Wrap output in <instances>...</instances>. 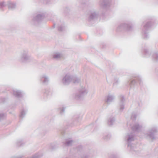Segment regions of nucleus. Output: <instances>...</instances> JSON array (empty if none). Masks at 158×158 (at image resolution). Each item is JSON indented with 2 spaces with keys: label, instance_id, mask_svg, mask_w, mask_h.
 I'll use <instances>...</instances> for the list:
<instances>
[{
  "label": "nucleus",
  "instance_id": "28",
  "mask_svg": "<svg viewBox=\"0 0 158 158\" xmlns=\"http://www.w3.org/2000/svg\"><path fill=\"white\" fill-rule=\"evenodd\" d=\"M24 143L23 140L21 139H19L17 140L16 144L18 147H21Z\"/></svg>",
  "mask_w": 158,
  "mask_h": 158
},
{
  "label": "nucleus",
  "instance_id": "20",
  "mask_svg": "<svg viewBox=\"0 0 158 158\" xmlns=\"http://www.w3.org/2000/svg\"><path fill=\"white\" fill-rule=\"evenodd\" d=\"M115 121V118L113 116L110 117L108 120L107 123L110 126H112Z\"/></svg>",
  "mask_w": 158,
  "mask_h": 158
},
{
  "label": "nucleus",
  "instance_id": "5",
  "mask_svg": "<svg viewBox=\"0 0 158 158\" xmlns=\"http://www.w3.org/2000/svg\"><path fill=\"white\" fill-rule=\"evenodd\" d=\"M133 24L131 22H127L119 25L116 30L117 31L124 30L129 31H132L133 29Z\"/></svg>",
  "mask_w": 158,
  "mask_h": 158
},
{
  "label": "nucleus",
  "instance_id": "10",
  "mask_svg": "<svg viewBox=\"0 0 158 158\" xmlns=\"http://www.w3.org/2000/svg\"><path fill=\"white\" fill-rule=\"evenodd\" d=\"M73 76L67 74L65 75L63 77L62 82L64 85H68L72 82Z\"/></svg>",
  "mask_w": 158,
  "mask_h": 158
},
{
  "label": "nucleus",
  "instance_id": "4",
  "mask_svg": "<svg viewBox=\"0 0 158 158\" xmlns=\"http://www.w3.org/2000/svg\"><path fill=\"white\" fill-rule=\"evenodd\" d=\"M154 20L153 19H151V21H148L143 25V27L142 29V36L144 39H147L149 38L148 31L149 30L151 27L153 23H154Z\"/></svg>",
  "mask_w": 158,
  "mask_h": 158
},
{
  "label": "nucleus",
  "instance_id": "8",
  "mask_svg": "<svg viewBox=\"0 0 158 158\" xmlns=\"http://www.w3.org/2000/svg\"><path fill=\"white\" fill-rule=\"evenodd\" d=\"M99 16V13L94 10L89 11V14L88 20L89 21H94L98 19Z\"/></svg>",
  "mask_w": 158,
  "mask_h": 158
},
{
  "label": "nucleus",
  "instance_id": "24",
  "mask_svg": "<svg viewBox=\"0 0 158 158\" xmlns=\"http://www.w3.org/2000/svg\"><path fill=\"white\" fill-rule=\"evenodd\" d=\"M114 98V95H108L107 98L106 102L107 103H109L112 101Z\"/></svg>",
  "mask_w": 158,
  "mask_h": 158
},
{
  "label": "nucleus",
  "instance_id": "21",
  "mask_svg": "<svg viewBox=\"0 0 158 158\" xmlns=\"http://www.w3.org/2000/svg\"><path fill=\"white\" fill-rule=\"evenodd\" d=\"M27 111V110H25L24 109H23L20 111L19 115V117L20 120H22L23 118L25 117Z\"/></svg>",
  "mask_w": 158,
  "mask_h": 158
},
{
  "label": "nucleus",
  "instance_id": "42",
  "mask_svg": "<svg viewBox=\"0 0 158 158\" xmlns=\"http://www.w3.org/2000/svg\"><path fill=\"white\" fill-rule=\"evenodd\" d=\"M53 28H54L55 27V24H54V25L53 26Z\"/></svg>",
  "mask_w": 158,
  "mask_h": 158
},
{
  "label": "nucleus",
  "instance_id": "31",
  "mask_svg": "<svg viewBox=\"0 0 158 158\" xmlns=\"http://www.w3.org/2000/svg\"><path fill=\"white\" fill-rule=\"evenodd\" d=\"M111 137V135L110 134H105L103 137L104 140H107L110 139Z\"/></svg>",
  "mask_w": 158,
  "mask_h": 158
},
{
  "label": "nucleus",
  "instance_id": "3",
  "mask_svg": "<svg viewBox=\"0 0 158 158\" xmlns=\"http://www.w3.org/2000/svg\"><path fill=\"white\" fill-rule=\"evenodd\" d=\"M79 155L78 158H94V153L93 151L88 150L84 151L81 145H79L76 147Z\"/></svg>",
  "mask_w": 158,
  "mask_h": 158
},
{
  "label": "nucleus",
  "instance_id": "41",
  "mask_svg": "<svg viewBox=\"0 0 158 158\" xmlns=\"http://www.w3.org/2000/svg\"><path fill=\"white\" fill-rule=\"evenodd\" d=\"M3 102H5V100H6V98H3Z\"/></svg>",
  "mask_w": 158,
  "mask_h": 158
},
{
  "label": "nucleus",
  "instance_id": "39",
  "mask_svg": "<svg viewBox=\"0 0 158 158\" xmlns=\"http://www.w3.org/2000/svg\"><path fill=\"white\" fill-rule=\"evenodd\" d=\"M51 0H45V3H46V4H48L49 3Z\"/></svg>",
  "mask_w": 158,
  "mask_h": 158
},
{
  "label": "nucleus",
  "instance_id": "15",
  "mask_svg": "<svg viewBox=\"0 0 158 158\" xmlns=\"http://www.w3.org/2000/svg\"><path fill=\"white\" fill-rule=\"evenodd\" d=\"M45 100L50 98L52 95V92L50 89H45L44 94Z\"/></svg>",
  "mask_w": 158,
  "mask_h": 158
},
{
  "label": "nucleus",
  "instance_id": "37",
  "mask_svg": "<svg viewBox=\"0 0 158 158\" xmlns=\"http://www.w3.org/2000/svg\"><path fill=\"white\" fill-rule=\"evenodd\" d=\"M23 156H12L10 158H23Z\"/></svg>",
  "mask_w": 158,
  "mask_h": 158
},
{
  "label": "nucleus",
  "instance_id": "7",
  "mask_svg": "<svg viewBox=\"0 0 158 158\" xmlns=\"http://www.w3.org/2000/svg\"><path fill=\"white\" fill-rule=\"evenodd\" d=\"M88 93V91L85 87H81L78 90V92L75 96V98L77 100H81Z\"/></svg>",
  "mask_w": 158,
  "mask_h": 158
},
{
  "label": "nucleus",
  "instance_id": "38",
  "mask_svg": "<svg viewBox=\"0 0 158 158\" xmlns=\"http://www.w3.org/2000/svg\"><path fill=\"white\" fill-rule=\"evenodd\" d=\"M51 148L52 149H55L56 148V146H55V144H52L51 145Z\"/></svg>",
  "mask_w": 158,
  "mask_h": 158
},
{
  "label": "nucleus",
  "instance_id": "16",
  "mask_svg": "<svg viewBox=\"0 0 158 158\" xmlns=\"http://www.w3.org/2000/svg\"><path fill=\"white\" fill-rule=\"evenodd\" d=\"M13 94L15 97L18 98L22 97L23 95L22 91L17 89L13 90Z\"/></svg>",
  "mask_w": 158,
  "mask_h": 158
},
{
  "label": "nucleus",
  "instance_id": "35",
  "mask_svg": "<svg viewBox=\"0 0 158 158\" xmlns=\"http://www.w3.org/2000/svg\"><path fill=\"white\" fill-rule=\"evenodd\" d=\"M40 156L39 155L36 154L33 155L31 158H40Z\"/></svg>",
  "mask_w": 158,
  "mask_h": 158
},
{
  "label": "nucleus",
  "instance_id": "2",
  "mask_svg": "<svg viewBox=\"0 0 158 158\" xmlns=\"http://www.w3.org/2000/svg\"><path fill=\"white\" fill-rule=\"evenodd\" d=\"M144 136L147 139L153 142L157 138L158 135V127L156 126H153L151 127L144 133Z\"/></svg>",
  "mask_w": 158,
  "mask_h": 158
},
{
  "label": "nucleus",
  "instance_id": "29",
  "mask_svg": "<svg viewBox=\"0 0 158 158\" xmlns=\"http://www.w3.org/2000/svg\"><path fill=\"white\" fill-rule=\"evenodd\" d=\"M65 108L66 107L64 106H62L59 108V110L60 112V113L61 115H63L64 114Z\"/></svg>",
  "mask_w": 158,
  "mask_h": 158
},
{
  "label": "nucleus",
  "instance_id": "9",
  "mask_svg": "<svg viewBox=\"0 0 158 158\" xmlns=\"http://www.w3.org/2000/svg\"><path fill=\"white\" fill-rule=\"evenodd\" d=\"M111 0H100L99 2V5L102 9H107L111 4Z\"/></svg>",
  "mask_w": 158,
  "mask_h": 158
},
{
  "label": "nucleus",
  "instance_id": "36",
  "mask_svg": "<svg viewBox=\"0 0 158 158\" xmlns=\"http://www.w3.org/2000/svg\"><path fill=\"white\" fill-rule=\"evenodd\" d=\"M109 158H118L116 155H115L114 154H111L109 156Z\"/></svg>",
  "mask_w": 158,
  "mask_h": 158
},
{
  "label": "nucleus",
  "instance_id": "17",
  "mask_svg": "<svg viewBox=\"0 0 158 158\" xmlns=\"http://www.w3.org/2000/svg\"><path fill=\"white\" fill-rule=\"evenodd\" d=\"M142 127V125H139L138 123H137L132 126L131 128L134 131H139Z\"/></svg>",
  "mask_w": 158,
  "mask_h": 158
},
{
  "label": "nucleus",
  "instance_id": "33",
  "mask_svg": "<svg viewBox=\"0 0 158 158\" xmlns=\"http://www.w3.org/2000/svg\"><path fill=\"white\" fill-rule=\"evenodd\" d=\"M118 83V79L116 78H115L114 79V81L113 83L114 86H116Z\"/></svg>",
  "mask_w": 158,
  "mask_h": 158
},
{
  "label": "nucleus",
  "instance_id": "22",
  "mask_svg": "<svg viewBox=\"0 0 158 158\" xmlns=\"http://www.w3.org/2000/svg\"><path fill=\"white\" fill-rule=\"evenodd\" d=\"M153 60L155 61H158V53L157 52H153L152 54Z\"/></svg>",
  "mask_w": 158,
  "mask_h": 158
},
{
  "label": "nucleus",
  "instance_id": "44",
  "mask_svg": "<svg viewBox=\"0 0 158 158\" xmlns=\"http://www.w3.org/2000/svg\"><path fill=\"white\" fill-rule=\"evenodd\" d=\"M158 1V0H157Z\"/></svg>",
  "mask_w": 158,
  "mask_h": 158
},
{
  "label": "nucleus",
  "instance_id": "14",
  "mask_svg": "<svg viewBox=\"0 0 158 158\" xmlns=\"http://www.w3.org/2000/svg\"><path fill=\"white\" fill-rule=\"evenodd\" d=\"M44 17L45 15L44 14H38L33 18V20L35 22L40 23L44 18Z\"/></svg>",
  "mask_w": 158,
  "mask_h": 158
},
{
  "label": "nucleus",
  "instance_id": "34",
  "mask_svg": "<svg viewBox=\"0 0 158 158\" xmlns=\"http://www.w3.org/2000/svg\"><path fill=\"white\" fill-rule=\"evenodd\" d=\"M4 118V114L3 113H0V121L3 120Z\"/></svg>",
  "mask_w": 158,
  "mask_h": 158
},
{
  "label": "nucleus",
  "instance_id": "27",
  "mask_svg": "<svg viewBox=\"0 0 158 158\" xmlns=\"http://www.w3.org/2000/svg\"><path fill=\"white\" fill-rule=\"evenodd\" d=\"M58 30L59 31H62L64 30L65 27L64 23L59 25L58 27Z\"/></svg>",
  "mask_w": 158,
  "mask_h": 158
},
{
  "label": "nucleus",
  "instance_id": "32",
  "mask_svg": "<svg viewBox=\"0 0 158 158\" xmlns=\"http://www.w3.org/2000/svg\"><path fill=\"white\" fill-rule=\"evenodd\" d=\"M136 114L135 113H133L132 114L131 118L133 121H135V120L136 118Z\"/></svg>",
  "mask_w": 158,
  "mask_h": 158
},
{
  "label": "nucleus",
  "instance_id": "40",
  "mask_svg": "<svg viewBox=\"0 0 158 158\" xmlns=\"http://www.w3.org/2000/svg\"><path fill=\"white\" fill-rule=\"evenodd\" d=\"M138 104L139 106V107L141 106H142V103L141 102H138Z\"/></svg>",
  "mask_w": 158,
  "mask_h": 158
},
{
  "label": "nucleus",
  "instance_id": "26",
  "mask_svg": "<svg viewBox=\"0 0 158 158\" xmlns=\"http://www.w3.org/2000/svg\"><path fill=\"white\" fill-rule=\"evenodd\" d=\"M73 142V140L71 139H67L65 143V144L67 146H69L72 145Z\"/></svg>",
  "mask_w": 158,
  "mask_h": 158
},
{
  "label": "nucleus",
  "instance_id": "18",
  "mask_svg": "<svg viewBox=\"0 0 158 158\" xmlns=\"http://www.w3.org/2000/svg\"><path fill=\"white\" fill-rule=\"evenodd\" d=\"M7 5L8 6L9 9L10 10H14L16 8V3L11 1H9Z\"/></svg>",
  "mask_w": 158,
  "mask_h": 158
},
{
  "label": "nucleus",
  "instance_id": "1",
  "mask_svg": "<svg viewBox=\"0 0 158 158\" xmlns=\"http://www.w3.org/2000/svg\"><path fill=\"white\" fill-rule=\"evenodd\" d=\"M125 139L127 144L128 148L130 149V152L137 156L139 152L136 150L135 145L131 143L134 140V135L132 133H127L125 136Z\"/></svg>",
  "mask_w": 158,
  "mask_h": 158
},
{
  "label": "nucleus",
  "instance_id": "23",
  "mask_svg": "<svg viewBox=\"0 0 158 158\" xmlns=\"http://www.w3.org/2000/svg\"><path fill=\"white\" fill-rule=\"evenodd\" d=\"M72 82L74 84L78 83L80 81V79L76 76H73Z\"/></svg>",
  "mask_w": 158,
  "mask_h": 158
},
{
  "label": "nucleus",
  "instance_id": "43",
  "mask_svg": "<svg viewBox=\"0 0 158 158\" xmlns=\"http://www.w3.org/2000/svg\"><path fill=\"white\" fill-rule=\"evenodd\" d=\"M77 117H78V116H76V118H77Z\"/></svg>",
  "mask_w": 158,
  "mask_h": 158
},
{
  "label": "nucleus",
  "instance_id": "6",
  "mask_svg": "<svg viewBox=\"0 0 158 158\" xmlns=\"http://www.w3.org/2000/svg\"><path fill=\"white\" fill-rule=\"evenodd\" d=\"M134 79H130L127 81L128 84L132 87L134 85H137L138 83L140 85L142 84L141 79L138 76H134Z\"/></svg>",
  "mask_w": 158,
  "mask_h": 158
},
{
  "label": "nucleus",
  "instance_id": "13",
  "mask_svg": "<svg viewBox=\"0 0 158 158\" xmlns=\"http://www.w3.org/2000/svg\"><path fill=\"white\" fill-rule=\"evenodd\" d=\"M40 80L41 82L44 85H47L49 81V77L47 75L44 74L40 77Z\"/></svg>",
  "mask_w": 158,
  "mask_h": 158
},
{
  "label": "nucleus",
  "instance_id": "11",
  "mask_svg": "<svg viewBox=\"0 0 158 158\" xmlns=\"http://www.w3.org/2000/svg\"><path fill=\"white\" fill-rule=\"evenodd\" d=\"M30 59V57L28 55L27 52L23 51L21 55L20 61L24 63L29 61Z\"/></svg>",
  "mask_w": 158,
  "mask_h": 158
},
{
  "label": "nucleus",
  "instance_id": "12",
  "mask_svg": "<svg viewBox=\"0 0 158 158\" xmlns=\"http://www.w3.org/2000/svg\"><path fill=\"white\" fill-rule=\"evenodd\" d=\"M119 105L120 106L119 110L121 111H122L124 108V103L125 102V99L124 96L122 95L119 96Z\"/></svg>",
  "mask_w": 158,
  "mask_h": 158
},
{
  "label": "nucleus",
  "instance_id": "19",
  "mask_svg": "<svg viewBox=\"0 0 158 158\" xmlns=\"http://www.w3.org/2000/svg\"><path fill=\"white\" fill-rule=\"evenodd\" d=\"M142 52L146 57L150 56V53L148 51L146 46H144L142 48Z\"/></svg>",
  "mask_w": 158,
  "mask_h": 158
},
{
  "label": "nucleus",
  "instance_id": "25",
  "mask_svg": "<svg viewBox=\"0 0 158 158\" xmlns=\"http://www.w3.org/2000/svg\"><path fill=\"white\" fill-rule=\"evenodd\" d=\"M61 56V55L59 52H56L53 54V58L56 60H58L60 59Z\"/></svg>",
  "mask_w": 158,
  "mask_h": 158
},
{
  "label": "nucleus",
  "instance_id": "30",
  "mask_svg": "<svg viewBox=\"0 0 158 158\" xmlns=\"http://www.w3.org/2000/svg\"><path fill=\"white\" fill-rule=\"evenodd\" d=\"M7 4L4 1H0V10H2L3 8Z\"/></svg>",
  "mask_w": 158,
  "mask_h": 158
}]
</instances>
